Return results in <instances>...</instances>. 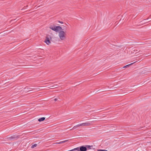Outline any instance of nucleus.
Masks as SVG:
<instances>
[{
	"mask_svg": "<svg viewBox=\"0 0 151 151\" xmlns=\"http://www.w3.org/2000/svg\"><path fill=\"white\" fill-rule=\"evenodd\" d=\"M79 126H81L80 125V124H78V125L75 126H74L73 127V129H75L76 128H77L78 127H79Z\"/></svg>",
	"mask_w": 151,
	"mask_h": 151,
	"instance_id": "14",
	"label": "nucleus"
},
{
	"mask_svg": "<svg viewBox=\"0 0 151 151\" xmlns=\"http://www.w3.org/2000/svg\"><path fill=\"white\" fill-rule=\"evenodd\" d=\"M57 85H55V86H52V88H56L57 87Z\"/></svg>",
	"mask_w": 151,
	"mask_h": 151,
	"instance_id": "18",
	"label": "nucleus"
},
{
	"mask_svg": "<svg viewBox=\"0 0 151 151\" xmlns=\"http://www.w3.org/2000/svg\"><path fill=\"white\" fill-rule=\"evenodd\" d=\"M15 137H13L12 136L9 137L10 139H12L14 138Z\"/></svg>",
	"mask_w": 151,
	"mask_h": 151,
	"instance_id": "19",
	"label": "nucleus"
},
{
	"mask_svg": "<svg viewBox=\"0 0 151 151\" xmlns=\"http://www.w3.org/2000/svg\"><path fill=\"white\" fill-rule=\"evenodd\" d=\"M77 148H78V151H86V148L85 146H82L80 147H77Z\"/></svg>",
	"mask_w": 151,
	"mask_h": 151,
	"instance_id": "3",
	"label": "nucleus"
},
{
	"mask_svg": "<svg viewBox=\"0 0 151 151\" xmlns=\"http://www.w3.org/2000/svg\"><path fill=\"white\" fill-rule=\"evenodd\" d=\"M45 42L48 45H49L51 42L49 38L48 37H46Z\"/></svg>",
	"mask_w": 151,
	"mask_h": 151,
	"instance_id": "6",
	"label": "nucleus"
},
{
	"mask_svg": "<svg viewBox=\"0 0 151 151\" xmlns=\"http://www.w3.org/2000/svg\"><path fill=\"white\" fill-rule=\"evenodd\" d=\"M62 29V28L60 26H55L53 31H55L56 32H58L59 31Z\"/></svg>",
	"mask_w": 151,
	"mask_h": 151,
	"instance_id": "4",
	"label": "nucleus"
},
{
	"mask_svg": "<svg viewBox=\"0 0 151 151\" xmlns=\"http://www.w3.org/2000/svg\"><path fill=\"white\" fill-rule=\"evenodd\" d=\"M137 62V61H134V62H133L132 64H133L134 63H135L136 62Z\"/></svg>",
	"mask_w": 151,
	"mask_h": 151,
	"instance_id": "21",
	"label": "nucleus"
},
{
	"mask_svg": "<svg viewBox=\"0 0 151 151\" xmlns=\"http://www.w3.org/2000/svg\"><path fill=\"white\" fill-rule=\"evenodd\" d=\"M132 65V63H131L130 64H128V65H127L126 66H124L123 67V68H128L129 67L130 65Z\"/></svg>",
	"mask_w": 151,
	"mask_h": 151,
	"instance_id": "11",
	"label": "nucleus"
},
{
	"mask_svg": "<svg viewBox=\"0 0 151 151\" xmlns=\"http://www.w3.org/2000/svg\"><path fill=\"white\" fill-rule=\"evenodd\" d=\"M91 124V122H87L85 123H83L80 124V125L81 126H89Z\"/></svg>",
	"mask_w": 151,
	"mask_h": 151,
	"instance_id": "5",
	"label": "nucleus"
},
{
	"mask_svg": "<svg viewBox=\"0 0 151 151\" xmlns=\"http://www.w3.org/2000/svg\"><path fill=\"white\" fill-rule=\"evenodd\" d=\"M86 151L88 150L91 149H93V145H86Z\"/></svg>",
	"mask_w": 151,
	"mask_h": 151,
	"instance_id": "7",
	"label": "nucleus"
},
{
	"mask_svg": "<svg viewBox=\"0 0 151 151\" xmlns=\"http://www.w3.org/2000/svg\"><path fill=\"white\" fill-rule=\"evenodd\" d=\"M79 126H81L80 125V124H78V125L75 126H74L73 127V129H75L76 128H77L78 127H79Z\"/></svg>",
	"mask_w": 151,
	"mask_h": 151,
	"instance_id": "13",
	"label": "nucleus"
},
{
	"mask_svg": "<svg viewBox=\"0 0 151 151\" xmlns=\"http://www.w3.org/2000/svg\"><path fill=\"white\" fill-rule=\"evenodd\" d=\"M66 33L63 31H60L58 36L60 39L62 40H64L66 38Z\"/></svg>",
	"mask_w": 151,
	"mask_h": 151,
	"instance_id": "2",
	"label": "nucleus"
},
{
	"mask_svg": "<svg viewBox=\"0 0 151 151\" xmlns=\"http://www.w3.org/2000/svg\"><path fill=\"white\" fill-rule=\"evenodd\" d=\"M98 151H108L107 150H105L99 149V150H98Z\"/></svg>",
	"mask_w": 151,
	"mask_h": 151,
	"instance_id": "17",
	"label": "nucleus"
},
{
	"mask_svg": "<svg viewBox=\"0 0 151 151\" xmlns=\"http://www.w3.org/2000/svg\"><path fill=\"white\" fill-rule=\"evenodd\" d=\"M139 51H138V50L136 48H134V49L133 51V59L134 60H133V62L135 61V60H136L137 58H138V57H136V56H139V55L140 54Z\"/></svg>",
	"mask_w": 151,
	"mask_h": 151,
	"instance_id": "1",
	"label": "nucleus"
},
{
	"mask_svg": "<svg viewBox=\"0 0 151 151\" xmlns=\"http://www.w3.org/2000/svg\"><path fill=\"white\" fill-rule=\"evenodd\" d=\"M78 148H74V149H73L72 150H70V151H78Z\"/></svg>",
	"mask_w": 151,
	"mask_h": 151,
	"instance_id": "12",
	"label": "nucleus"
},
{
	"mask_svg": "<svg viewBox=\"0 0 151 151\" xmlns=\"http://www.w3.org/2000/svg\"><path fill=\"white\" fill-rule=\"evenodd\" d=\"M57 100H58V99H54V100H55V101H57Z\"/></svg>",
	"mask_w": 151,
	"mask_h": 151,
	"instance_id": "22",
	"label": "nucleus"
},
{
	"mask_svg": "<svg viewBox=\"0 0 151 151\" xmlns=\"http://www.w3.org/2000/svg\"><path fill=\"white\" fill-rule=\"evenodd\" d=\"M59 22H60V23H61V24H63V22H60V21H59Z\"/></svg>",
	"mask_w": 151,
	"mask_h": 151,
	"instance_id": "20",
	"label": "nucleus"
},
{
	"mask_svg": "<svg viewBox=\"0 0 151 151\" xmlns=\"http://www.w3.org/2000/svg\"><path fill=\"white\" fill-rule=\"evenodd\" d=\"M45 117H43L39 119L38 120L39 122H40L44 121V120H45Z\"/></svg>",
	"mask_w": 151,
	"mask_h": 151,
	"instance_id": "10",
	"label": "nucleus"
},
{
	"mask_svg": "<svg viewBox=\"0 0 151 151\" xmlns=\"http://www.w3.org/2000/svg\"><path fill=\"white\" fill-rule=\"evenodd\" d=\"M79 126H81L80 125V124H78V125L75 126H74L73 127V129H75L76 128H77L78 127H79Z\"/></svg>",
	"mask_w": 151,
	"mask_h": 151,
	"instance_id": "15",
	"label": "nucleus"
},
{
	"mask_svg": "<svg viewBox=\"0 0 151 151\" xmlns=\"http://www.w3.org/2000/svg\"><path fill=\"white\" fill-rule=\"evenodd\" d=\"M55 26V25H50L49 27V28L53 30H54Z\"/></svg>",
	"mask_w": 151,
	"mask_h": 151,
	"instance_id": "9",
	"label": "nucleus"
},
{
	"mask_svg": "<svg viewBox=\"0 0 151 151\" xmlns=\"http://www.w3.org/2000/svg\"><path fill=\"white\" fill-rule=\"evenodd\" d=\"M68 141V140H64V141H61V142H56V143H55V144H62V143H65V142Z\"/></svg>",
	"mask_w": 151,
	"mask_h": 151,
	"instance_id": "8",
	"label": "nucleus"
},
{
	"mask_svg": "<svg viewBox=\"0 0 151 151\" xmlns=\"http://www.w3.org/2000/svg\"><path fill=\"white\" fill-rule=\"evenodd\" d=\"M37 145V144H35L33 145L32 146H31V148H33L35 147H36Z\"/></svg>",
	"mask_w": 151,
	"mask_h": 151,
	"instance_id": "16",
	"label": "nucleus"
}]
</instances>
